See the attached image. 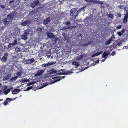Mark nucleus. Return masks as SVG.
I'll list each match as a JSON object with an SVG mask.
<instances>
[{
  "label": "nucleus",
  "instance_id": "16",
  "mask_svg": "<svg viewBox=\"0 0 128 128\" xmlns=\"http://www.w3.org/2000/svg\"><path fill=\"white\" fill-rule=\"evenodd\" d=\"M56 70H55L54 69H52L49 71V74H56Z\"/></svg>",
  "mask_w": 128,
  "mask_h": 128
},
{
  "label": "nucleus",
  "instance_id": "9",
  "mask_svg": "<svg viewBox=\"0 0 128 128\" xmlns=\"http://www.w3.org/2000/svg\"><path fill=\"white\" fill-rule=\"evenodd\" d=\"M110 51L109 52H105L103 54L102 58H105L106 59L107 58V56H108L110 54Z\"/></svg>",
  "mask_w": 128,
  "mask_h": 128
},
{
  "label": "nucleus",
  "instance_id": "61",
  "mask_svg": "<svg viewBox=\"0 0 128 128\" xmlns=\"http://www.w3.org/2000/svg\"><path fill=\"white\" fill-rule=\"evenodd\" d=\"M7 88V86H5L4 87V90H6Z\"/></svg>",
  "mask_w": 128,
  "mask_h": 128
},
{
  "label": "nucleus",
  "instance_id": "53",
  "mask_svg": "<svg viewBox=\"0 0 128 128\" xmlns=\"http://www.w3.org/2000/svg\"><path fill=\"white\" fill-rule=\"evenodd\" d=\"M83 36V35L82 34H80V35H78V37H79V36H80L81 37H82Z\"/></svg>",
  "mask_w": 128,
  "mask_h": 128
},
{
  "label": "nucleus",
  "instance_id": "10",
  "mask_svg": "<svg viewBox=\"0 0 128 128\" xmlns=\"http://www.w3.org/2000/svg\"><path fill=\"white\" fill-rule=\"evenodd\" d=\"M66 76H65L62 77H55L54 78L56 79V80H55V82H56L58 81H60L61 80H62Z\"/></svg>",
  "mask_w": 128,
  "mask_h": 128
},
{
  "label": "nucleus",
  "instance_id": "64",
  "mask_svg": "<svg viewBox=\"0 0 128 128\" xmlns=\"http://www.w3.org/2000/svg\"><path fill=\"white\" fill-rule=\"evenodd\" d=\"M126 49H127L128 48V46H126Z\"/></svg>",
  "mask_w": 128,
  "mask_h": 128
},
{
  "label": "nucleus",
  "instance_id": "3",
  "mask_svg": "<svg viewBox=\"0 0 128 128\" xmlns=\"http://www.w3.org/2000/svg\"><path fill=\"white\" fill-rule=\"evenodd\" d=\"M92 43V41H90L89 42L87 43H86V42H85L84 44L82 42H80L78 44L80 46H81V47L82 46L84 47H86L90 45Z\"/></svg>",
  "mask_w": 128,
  "mask_h": 128
},
{
  "label": "nucleus",
  "instance_id": "44",
  "mask_svg": "<svg viewBox=\"0 0 128 128\" xmlns=\"http://www.w3.org/2000/svg\"><path fill=\"white\" fill-rule=\"evenodd\" d=\"M71 22H66L65 23V24L66 25H68L69 24H70Z\"/></svg>",
  "mask_w": 128,
  "mask_h": 128
},
{
  "label": "nucleus",
  "instance_id": "4",
  "mask_svg": "<svg viewBox=\"0 0 128 128\" xmlns=\"http://www.w3.org/2000/svg\"><path fill=\"white\" fill-rule=\"evenodd\" d=\"M45 71V69H44L43 70H38L37 72V73L35 74V76L38 77L42 75Z\"/></svg>",
  "mask_w": 128,
  "mask_h": 128
},
{
  "label": "nucleus",
  "instance_id": "26",
  "mask_svg": "<svg viewBox=\"0 0 128 128\" xmlns=\"http://www.w3.org/2000/svg\"><path fill=\"white\" fill-rule=\"evenodd\" d=\"M30 80L27 79L25 78L24 79L22 80H21V82L23 83H24L25 82H29Z\"/></svg>",
  "mask_w": 128,
  "mask_h": 128
},
{
  "label": "nucleus",
  "instance_id": "36",
  "mask_svg": "<svg viewBox=\"0 0 128 128\" xmlns=\"http://www.w3.org/2000/svg\"><path fill=\"white\" fill-rule=\"evenodd\" d=\"M33 88V87H32V86L28 87L26 89V90L29 91L30 90L32 89Z\"/></svg>",
  "mask_w": 128,
  "mask_h": 128
},
{
  "label": "nucleus",
  "instance_id": "25",
  "mask_svg": "<svg viewBox=\"0 0 128 128\" xmlns=\"http://www.w3.org/2000/svg\"><path fill=\"white\" fill-rule=\"evenodd\" d=\"M85 24H90L89 20L88 19V17H87L85 19Z\"/></svg>",
  "mask_w": 128,
  "mask_h": 128
},
{
  "label": "nucleus",
  "instance_id": "50",
  "mask_svg": "<svg viewBox=\"0 0 128 128\" xmlns=\"http://www.w3.org/2000/svg\"><path fill=\"white\" fill-rule=\"evenodd\" d=\"M34 84L32 82H30L28 84V86H30V85H31L32 84Z\"/></svg>",
  "mask_w": 128,
  "mask_h": 128
},
{
  "label": "nucleus",
  "instance_id": "14",
  "mask_svg": "<svg viewBox=\"0 0 128 128\" xmlns=\"http://www.w3.org/2000/svg\"><path fill=\"white\" fill-rule=\"evenodd\" d=\"M20 39L19 38H16L14 40L12 44L14 46L16 45L17 44V42L20 41Z\"/></svg>",
  "mask_w": 128,
  "mask_h": 128
},
{
  "label": "nucleus",
  "instance_id": "1",
  "mask_svg": "<svg viewBox=\"0 0 128 128\" xmlns=\"http://www.w3.org/2000/svg\"><path fill=\"white\" fill-rule=\"evenodd\" d=\"M16 15V13H12L7 16V18H6L3 20L2 21L5 26L8 25L9 24L10 22L15 18Z\"/></svg>",
  "mask_w": 128,
  "mask_h": 128
},
{
  "label": "nucleus",
  "instance_id": "38",
  "mask_svg": "<svg viewBox=\"0 0 128 128\" xmlns=\"http://www.w3.org/2000/svg\"><path fill=\"white\" fill-rule=\"evenodd\" d=\"M86 2H93V0H84Z\"/></svg>",
  "mask_w": 128,
  "mask_h": 128
},
{
  "label": "nucleus",
  "instance_id": "47",
  "mask_svg": "<svg viewBox=\"0 0 128 128\" xmlns=\"http://www.w3.org/2000/svg\"><path fill=\"white\" fill-rule=\"evenodd\" d=\"M97 56L96 54V53L92 55V57H93V58L95 56Z\"/></svg>",
  "mask_w": 128,
  "mask_h": 128
},
{
  "label": "nucleus",
  "instance_id": "60",
  "mask_svg": "<svg viewBox=\"0 0 128 128\" xmlns=\"http://www.w3.org/2000/svg\"><path fill=\"white\" fill-rule=\"evenodd\" d=\"M125 30H124V29H123L122 30V33H124L125 32Z\"/></svg>",
  "mask_w": 128,
  "mask_h": 128
},
{
  "label": "nucleus",
  "instance_id": "42",
  "mask_svg": "<svg viewBox=\"0 0 128 128\" xmlns=\"http://www.w3.org/2000/svg\"><path fill=\"white\" fill-rule=\"evenodd\" d=\"M122 27V26L121 25H119L118 26H117L116 28L117 29H120Z\"/></svg>",
  "mask_w": 128,
  "mask_h": 128
},
{
  "label": "nucleus",
  "instance_id": "63",
  "mask_svg": "<svg viewBox=\"0 0 128 128\" xmlns=\"http://www.w3.org/2000/svg\"><path fill=\"white\" fill-rule=\"evenodd\" d=\"M3 100V99H0V101H2Z\"/></svg>",
  "mask_w": 128,
  "mask_h": 128
},
{
  "label": "nucleus",
  "instance_id": "52",
  "mask_svg": "<svg viewBox=\"0 0 128 128\" xmlns=\"http://www.w3.org/2000/svg\"><path fill=\"white\" fill-rule=\"evenodd\" d=\"M117 16H118V17L120 18V17L122 15L120 14H117Z\"/></svg>",
  "mask_w": 128,
  "mask_h": 128
},
{
  "label": "nucleus",
  "instance_id": "6",
  "mask_svg": "<svg viewBox=\"0 0 128 128\" xmlns=\"http://www.w3.org/2000/svg\"><path fill=\"white\" fill-rule=\"evenodd\" d=\"M63 70H60L58 71L59 73L58 74L59 75H68L72 73V72H67L66 73H63Z\"/></svg>",
  "mask_w": 128,
  "mask_h": 128
},
{
  "label": "nucleus",
  "instance_id": "59",
  "mask_svg": "<svg viewBox=\"0 0 128 128\" xmlns=\"http://www.w3.org/2000/svg\"><path fill=\"white\" fill-rule=\"evenodd\" d=\"M99 59H98V60H97L96 61V62L97 63H98V64L99 63Z\"/></svg>",
  "mask_w": 128,
  "mask_h": 128
},
{
  "label": "nucleus",
  "instance_id": "7",
  "mask_svg": "<svg viewBox=\"0 0 128 128\" xmlns=\"http://www.w3.org/2000/svg\"><path fill=\"white\" fill-rule=\"evenodd\" d=\"M51 18L50 17H48L43 22L44 24L46 25L48 24L51 21Z\"/></svg>",
  "mask_w": 128,
  "mask_h": 128
},
{
  "label": "nucleus",
  "instance_id": "15",
  "mask_svg": "<svg viewBox=\"0 0 128 128\" xmlns=\"http://www.w3.org/2000/svg\"><path fill=\"white\" fill-rule=\"evenodd\" d=\"M48 37L50 38H53L54 35V34L52 33H48L47 34Z\"/></svg>",
  "mask_w": 128,
  "mask_h": 128
},
{
  "label": "nucleus",
  "instance_id": "54",
  "mask_svg": "<svg viewBox=\"0 0 128 128\" xmlns=\"http://www.w3.org/2000/svg\"><path fill=\"white\" fill-rule=\"evenodd\" d=\"M122 44L121 43H119L117 45L119 46H121L122 45Z\"/></svg>",
  "mask_w": 128,
  "mask_h": 128
},
{
  "label": "nucleus",
  "instance_id": "17",
  "mask_svg": "<svg viewBox=\"0 0 128 128\" xmlns=\"http://www.w3.org/2000/svg\"><path fill=\"white\" fill-rule=\"evenodd\" d=\"M39 2L38 0H37L34 2V4H32V8H34L35 6L37 5L39 3Z\"/></svg>",
  "mask_w": 128,
  "mask_h": 128
},
{
  "label": "nucleus",
  "instance_id": "32",
  "mask_svg": "<svg viewBox=\"0 0 128 128\" xmlns=\"http://www.w3.org/2000/svg\"><path fill=\"white\" fill-rule=\"evenodd\" d=\"M70 26H66L65 27H63L62 28V30H65L66 29H70Z\"/></svg>",
  "mask_w": 128,
  "mask_h": 128
},
{
  "label": "nucleus",
  "instance_id": "33",
  "mask_svg": "<svg viewBox=\"0 0 128 128\" xmlns=\"http://www.w3.org/2000/svg\"><path fill=\"white\" fill-rule=\"evenodd\" d=\"M14 45L12 43H10L9 45H8V48L9 49H11V48L13 47Z\"/></svg>",
  "mask_w": 128,
  "mask_h": 128
},
{
  "label": "nucleus",
  "instance_id": "31",
  "mask_svg": "<svg viewBox=\"0 0 128 128\" xmlns=\"http://www.w3.org/2000/svg\"><path fill=\"white\" fill-rule=\"evenodd\" d=\"M107 16L108 17L112 19L114 18V15L112 14H108Z\"/></svg>",
  "mask_w": 128,
  "mask_h": 128
},
{
  "label": "nucleus",
  "instance_id": "8",
  "mask_svg": "<svg viewBox=\"0 0 128 128\" xmlns=\"http://www.w3.org/2000/svg\"><path fill=\"white\" fill-rule=\"evenodd\" d=\"M56 63V62H49L47 64H44L42 66V67H46L50 65L55 64Z\"/></svg>",
  "mask_w": 128,
  "mask_h": 128
},
{
  "label": "nucleus",
  "instance_id": "55",
  "mask_svg": "<svg viewBox=\"0 0 128 128\" xmlns=\"http://www.w3.org/2000/svg\"><path fill=\"white\" fill-rule=\"evenodd\" d=\"M86 8V6H85L84 7H83L81 9V10H84Z\"/></svg>",
  "mask_w": 128,
  "mask_h": 128
},
{
  "label": "nucleus",
  "instance_id": "43",
  "mask_svg": "<svg viewBox=\"0 0 128 128\" xmlns=\"http://www.w3.org/2000/svg\"><path fill=\"white\" fill-rule=\"evenodd\" d=\"M8 103V102L7 101H6L4 102V106H6L7 105Z\"/></svg>",
  "mask_w": 128,
  "mask_h": 128
},
{
  "label": "nucleus",
  "instance_id": "22",
  "mask_svg": "<svg viewBox=\"0 0 128 128\" xmlns=\"http://www.w3.org/2000/svg\"><path fill=\"white\" fill-rule=\"evenodd\" d=\"M37 30L38 33H40L42 31V28L40 27H38L37 28Z\"/></svg>",
  "mask_w": 128,
  "mask_h": 128
},
{
  "label": "nucleus",
  "instance_id": "45",
  "mask_svg": "<svg viewBox=\"0 0 128 128\" xmlns=\"http://www.w3.org/2000/svg\"><path fill=\"white\" fill-rule=\"evenodd\" d=\"M119 7L122 9H124V6L120 5L119 6Z\"/></svg>",
  "mask_w": 128,
  "mask_h": 128
},
{
  "label": "nucleus",
  "instance_id": "41",
  "mask_svg": "<svg viewBox=\"0 0 128 128\" xmlns=\"http://www.w3.org/2000/svg\"><path fill=\"white\" fill-rule=\"evenodd\" d=\"M6 101H7L8 102H10L11 101V98H6Z\"/></svg>",
  "mask_w": 128,
  "mask_h": 128
},
{
  "label": "nucleus",
  "instance_id": "24",
  "mask_svg": "<svg viewBox=\"0 0 128 128\" xmlns=\"http://www.w3.org/2000/svg\"><path fill=\"white\" fill-rule=\"evenodd\" d=\"M23 74V72L21 71H18L17 72V75L20 78V77L21 75Z\"/></svg>",
  "mask_w": 128,
  "mask_h": 128
},
{
  "label": "nucleus",
  "instance_id": "12",
  "mask_svg": "<svg viewBox=\"0 0 128 128\" xmlns=\"http://www.w3.org/2000/svg\"><path fill=\"white\" fill-rule=\"evenodd\" d=\"M20 91V89H16L12 91V94H16L18 93Z\"/></svg>",
  "mask_w": 128,
  "mask_h": 128
},
{
  "label": "nucleus",
  "instance_id": "58",
  "mask_svg": "<svg viewBox=\"0 0 128 128\" xmlns=\"http://www.w3.org/2000/svg\"><path fill=\"white\" fill-rule=\"evenodd\" d=\"M16 98H12L11 99V101H12L13 100H15L16 99Z\"/></svg>",
  "mask_w": 128,
  "mask_h": 128
},
{
  "label": "nucleus",
  "instance_id": "46",
  "mask_svg": "<svg viewBox=\"0 0 128 128\" xmlns=\"http://www.w3.org/2000/svg\"><path fill=\"white\" fill-rule=\"evenodd\" d=\"M115 38V36H114V35H112V37L111 38H110V39H112V40H113V39H114Z\"/></svg>",
  "mask_w": 128,
  "mask_h": 128
},
{
  "label": "nucleus",
  "instance_id": "30",
  "mask_svg": "<svg viewBox=\"0 0 128 128\" xmlns=\"http://www.w3.org/2000/svg\"><path fill=\"white\" fill-rule=\"evenodd\" d=\"M44 9V8L43 7H40L38 8L37 10L38 12H40L42 11Z\"/></svg>",
  "mask_w": 128,
  "mask_h": 128
},
{
  "label": "nucleus",
  "instance_id": "48",
  "mask_svg": "<svg viewBox=\"0 0 128 128\" xmlns=\"http://www.w3.org/2000/svg\"><path fill=\"white\" fill-rule=\"evenodd\" d=\"M116 54V52H113L112 54V56H114Z\"/></svg>",
  "mask_w": 128,
  "mask_h": 128
},
{
  "label": "nucleus",
  "instance_id": "13",
  "mask_svg": "<svg viewBox=\"0 0 128 128\" xmlns=\"http://www.w3.org/2000/svg\"><path fill=\"white\" fill-rule=\"evenodd\" d=\"M128 18V13H126L124 18L123 22L124 23H126L127 22V19Z\"/></svg>",
  "mask_w": 128,
  "mask_h": 128
},
{
  "label": "nucleus",
  "instance_id": "18",
  "mask_svg": "<svg viewBox=\"0 0 128 128\" xmlns=\"http://www.w3.org/2000/svg\"><path fill=\"white\" fill-rule=\"evenodd\" d=\"M93 3H95L96 4H103V3L102 2H101L100 1H98L96 0H93Z\"/></svg>",
  "mask_w": 128,
  "mask_h": 128
},
{
  "label": "nucleus",
  "instance_id": "56",
  "mask_svg": "<svg viewBox=\"0 0 128 128\" xmlns=\"http://www.w3.org/2000/svg\"><path fill=\"white\" fill-rule=\"evenodd\" d=\"M110 48H110V51H111L112 50H113V49H111V48H112V46H110Z\"/></svg>",
  "mask_w": 128,
  "mask_h": 128
},
{
  "label": "nucleus",
  "instance_id": "20",
  "mask_svg": "<svg viewBox=\"0 0 128 128\" xmlns=\"http://www.w3.org/2000/svg\"><path fill=\"white\" fill-rule=\"evenodd\" d=\"M72 64L73 65L76 66V67H78L80 66L79 63L75 61H74L72 62Z\"/></svg>",
  "mask_w": 128,
  "mask_h": 128
},
{
  "label": "nucleus",
  "instance_id": "37",
  "mask_svg": "<svg viewBox=\"0 0 128 128\" xmlns=\"http://www.w3.org/2000/svg\"><path fill=\"white\" fill-rule=\"evenodd\" d=\"M18 77L17 76H15L14 77L12 78H11L12 80H16L18 78Z\"/></svg>",
  "mask_w": 128,
  "mask_h": 128
},
{
  "label": "nucleus",
  "instance_id": "28",
  "mask_svg": "<svg viewBox=\"0 0 128 128\" xmlns=\"http://www.w3.org/2000/svg\"><path fill=\"white\" fill-rule=\"evenodd\" d=\"M15 50L17 52H20L21 50V48L20 47L17 46L15 48Z\"/></svg>",
  "mask_w": 128,
  "mask_h": 128
},
{
  "label": "nucleus",
  "instance_id": "23",
  "mask_svg": "<svg viewBox=\"0 0 128 128\" xmlns=\"http://www.w3.org/2000/svg\"><path fill=\"white\" fill-rule=\"evenodd\" d=\"M112 39H110L108 41H106L105 43L106 45H108L110 44L112 42Z\"/></svg>",
  "mask_w": 128,
  "mask_h": 128
},
{
  "label": "nucleus",
  "instance_id": "21",
  "mask_svg": "<svg viewBox=\"0 0 128 128\" xmlns=\"http://www.w3.org/2000/svg\"><path fill=\"white\" fill-rule=\"evenodd\" d=\"M84 56L83 55H81L77 56L76 58L78 60H80L84 58Z\"/></svg>",
  "mask_w": 128,
  "mask_h": 128
},
{
  "label": "nucleus",
  "instance_id": "40",
  "mask_svg": "<svg viewBox=\"0 0 128 128\" xmlns=\"http://www.w3.org/2000/svg\"><path fill=\"white\" fill-rule=\"evenodd\" d=\"M117 34L120 36H121L122 34L121 32H118Z\"/></svg>",
  "mask_w": 128,
  "mask_h": 128
},
{
  "label": "nucleus",
  "instance_id": "5",
  "mask_svg": "<svg viewBox=\"0 0 128 128\" xmlns=\"http://www.w3.org/2000/svg\"><path fill=\"white\" fill-rule=\"evenodd\" d=\"M8 53H5L4 56L1 58V61L2 62H6L8 60Z\"/></svg>",
  "mask_w": 128,
  "mask_h": 128
},
{
  "label": "nucleus",
  "instance_id": "29",
  "mask_svg": "<svg viewBox=\"0 0 128 128\" xmlns=\"http://www.w3.org/2000/svg\"><path fill=\"white\" fill-rule=\"evenodd\" d=\"M75 14V12L73 10H70V15L72 16H73Z\"/></svg>",
  "mask_w": 128,
  "mask_h": 128
},
{
  "label": "nucleus",
  "instance_id": "2",
  "mask_svg": "<svg viewBox=\"0 0 128 128\" xmlns=\"http://www.w3.org/2000/svg\"><path fill=\"white\" fill-rule=\"evenodd\" d=\"M29 33V32L28 30H25L23 34L21 36L22 38L25 40H26L28 38L27 36Z\"/></svg>",
  "mask_w": 128,
  "mask_h": 128
},
{
  "label": "nucleus",
  "instance_id": "51",
  "mask_svg": "<svg viewBox=\"0 0 128 128\" xmlns=\"http://www.w3.org/2000/svg\"><path fill=\"white\" fill-rule=\"evenodd\" d=\"M26 62L28 64H29L30 63V61H29V60H27L26 61Z\"/></svg>",
  "mask_w": 128,
  "mask_h": 128
},
{
  "label": "nucleus",
  "instance_id": "11",
  "mask_svg": "<svg viewBox=\"0 0 128 128\" xmlns=\"http://www.w3.org/2000/svg\"><path fill=\"white\" fill-rule=\"evenodd\" d=\"M30 23V20H27L24 21L21 24V25L23 26H26Z\"/></svg>",
  "mask_w": 128,
  "mask_h": 128
},
{
  "label": "nucleus",
  "instance_id": "39",
  "mask_svg": "<svg viewBox=\"0 0 128 128\" xmlns=\"http://www.w3.org/2000/svg\"><path fill=\"white\" fill-rule=\"evenodd\" d=\"M102 53V52H98L96 53V54L97 56H98L100 54H101Z\"/></svg>",
  "mask_w": 128,
  "mask_h": 128
},
{
  "label": "nucleus",
  "instance_id": "57",
  "mask_svg": "<svg viewBox=\"0 0 128 128\" xmlns=\"http://www.w3.org/2000/svg\"><path fill=\"white\" fill-rule=\"evenodd\" d=\"M76 26H72V28H76Z\"/></svg>",
  "mask_w": 128,
  "mask_h": 128
},
{
  "label": "nucleus",
  "instance_id": "34",
  "mask_svg": "<svg viewBox=\"0 0 128 128\" xmlns=\"http://www.w3.org/2000/svg\"><path fill=\"white\" fill-rule=\"evenodd\" d=\"M124 9V10L126 11V13H128V8L127 7L125 6Z\"/></svg>",
  "mask_w": 128,
  "mask_h": 128
},
{
  "label": "nucleus",
  "instance_id": "35",
  "mask_svg": "<svg viewBox=\"0 0 128 128\" xmlns=\"http://www.w3.org/2000/svg\"><path fill=\"white\" fill-rule=\"evenodd\" d=\"M35 60L34 58H32L29 59V61H30V63H32L35 61Z\"/></svg>",
  "mask_w": 128,
  "mask_h": 128
},
{
  "label": "nucleus",
  "instance_id": "62",
  "mask_svg": "<svg viewBox=\"0 0 128 128\" xmlns=\"http://www.w3.org/2000/svg\"><path fill=\"white\" fill-rule=\"evenodd\" d=\"M123 48H124V49H126V46H124L123 47Z\"/></svg>",
  "mask_w": 128,
  "mask_h": 128
},
{
  "label": "nucleus",
  "instance_id": "49",
  "mask_svg": "<svg viewBox=\"0 0 128 128\" xmlns=\"http://www.w3.org/2000/svg\"><path fill=\"white\" fill-rule=\"evenodd\" d=\"M14 2V0H12V1H10L9 2V3L10 4H11L12 3V2Z\"/></svg>",
  "mask_w": 128,
  "mask_h": 128
},
{
  "label": "nucleus",
  "instance_id": "19",
  "mask_svg": "<svg viewBox=\"0 0 128 128\" xmlns=\"http://www.w3.org/2000/svg\"><path fill=\"white\" fill-rule=\"evenodd\" d=\"M11 76L10 74H8L4 78L3 80H6L9 79L11 77Z\"/></svg>",
  "mask_w": 128,
  "mask_h": 128
},
{
  "label": "nucleus",
  "instance_id": "27",
  "mask_svg": "<svg viewBox=\"0 0 128 128\" xmlns=\"http://www.w3.org/2000/svg\"><path fill=\"white\" fill-rule=\"evenodd\" d=\"M10 92V89H8L6 90L4 92V94L6 95H7L8 93H9Z\"/></svg>",
  "mask_w": 128,
  "mask_h": 128
}]
</instances>
